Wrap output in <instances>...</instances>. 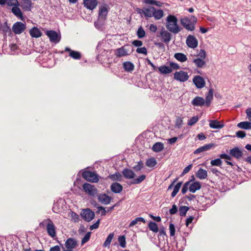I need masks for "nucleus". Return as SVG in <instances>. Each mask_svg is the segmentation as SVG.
Masks as SVG:
<instances>
[{
  "label": "nucleus",
  "instance_id": "nucleus-1",
  "mask_svg": "<svg viewBox=\"0 0 251 251\" xmlns=\"http://www.w3.org/2000/svg\"><path fill=\"white\" fill-rule=\"evenodd\" d=\"M166 26L167 29L175 34L178 33L181 28L177 25V19L174 15H169L166 18Z\"/></svg>",
  "mask_w": 251,
  "mask_h": 251
},
{
  "label": "nucleus",
  "instance_id": "nucleus-2",
  "mask_svg": "<svg viewBox=\"0 0 251 251\" xmlns=\"http://www.w3.org/2000/svg\"><path fill=\"white\" fill-rule=\"evenodd\" d=\"M197 22V18L194 16H191L189 18H184L180 20L181 25L189 31L194 30L195 25Z\"/></svg>",
  "mask_w": 251,
  "mask_h": 251
},
{
  "label": "nucleus",
  "instance_id": "nucleus-3",
  "mask_svg": "<svg viewBox=\"0 0 251 251\" xmlns=\"http://www.w3.org/2000/svg\"><path fill=\"white\" fill-rule=\"evenodd\" d=\"M45 225H47V231L48 234L51 237H55L56 235L55 227L52 221L50 219H47L39 224L40 226H43Z\"/></svg>",
  "mask_w": 251,
  "mask_h": 251
},
{
  "label": "nucleus",
  "instance_id": "nucleus-4",
  "mask_svg": "<svg viewBox=\"0 0 251 251\" xmlns=\"http://www.w3.org/2000/svg\"><path fill=\"white\" fill-rule=\"evenodd\" d=\"M132 51L131 46L126 45L117 49L114 51V54L117 57H121L129 55Z\"/></svg>",
  "mask_w": 251,
  "mask_h": 251
},
{
  "label": "nucleus",
  "instance_id": "nucleus-5",
  "mask_svg": "<svg viewBox=\"0 0 251 251\" xmlns=\"http://www.w3.org/2000/svg\"><path fill=\"white\" fill-rule=\"evenodd\" d=\"M109 6L106 4H103L99 8V20L102 22L106 19L107 15L109 11Z\"/></svg>",
  "mask_w": 251,
  "mask_h": 251
},
{
  "label": "nucleus",
  "instance_id": "nucleus-6",
  "mask_svg": "<svg viewBox=\"0 0 251 251\" xmlns=\"http://www.w3.org/2000/svg\"><path fill=\"white\" fill-rule=\"evenodd\" d=\"M82 187L84 191L88 195L93 197L98 196V190L94 185L85 183Z\"/></svg>",
  "mask_w": 251,
  "mask_h": 251
},
{
  "label": "nucleus",
  "instance_id": "nucleus-7",
  "mask_svg": "<svg viewBox=\"0 0 251 251\" xmlns=\"http://www.w3.org/2000/svg\"><path fill=\"white\" fill-rule=\"evenodd\" d=\"M159 37H160L162 42L167 44L171 40L172 35L164 27H162L159 31Z\"/></svg>",
  "mask_w": 251,
  "mask_h": 251
},
{
  "label": "nucleus",
  "instance_id": "nucleus-8",
  "mask_svg": "<svg viewBox=\"0 0 251 251\" xmlns=\"http://www.w3.org/2000/svg\"><path fill=\"white\" fill-rule=\"evenodd\" d=\"M82 176L87 181L92 182H97L99 180L97 174L89 171L83 172Z\"/></svg>",
  "mask_w": 251,
  "mask_h": 251
},
{
  "label": "nucleus",
  "instance_id": "nucleus-9",
  "mask_svg": "<svg viewBox=\"0 0 251 251\" xmlns=\"http://www.w3.org/2000/svg\"><path fill=\"white\" fill-rule=\"evenodd\" d=\"M51 42L58 43L61 39V36L56 31L52 30H47L45 32Z\"/></svg>",
  "mask_w": 251,
  "mask_h": 251
},
{
  "label": "nucleus",
  "instance_id": "nucleus-10",
  "mask_svg": "<svg viewBox=\"0 0 251 251\" xmlns=\"http://www.w3.org/2000/svg\"><path fill=\"white\" fill-rule=\"evenodd\" d=\"M81 216L87 222L92 221L95 217V213L89 208L82 210L81 212Z\"/></svg>",
  "mask_w": 251,
  "mask_h": 251
},
{
  "label": "nucleus",
  "instance_id": "nucleus-11",
  "mask_svg": "<svg viewBox=\"0 0 251 251\" xmlns=\"http://www.w3.org/2000/svg\"><path fill=\"white\" fill-rule=\"evenodd\" d=\"M174 78L180 82H185L188 79L189 75L187 72L180 71L174 73Z\"/></svg>",
  "mask_w": 251,
  "mask_h": 251
},
{
  "label": "nucleus",
  "instance_id": "nucleus-12",
  "mask_svg": "<svg viewBox=\"0 0 251 251\" xmlns=\"http://www.w3.org/2000/svg\"><path fill=\"white\" fill-rule=\"evenodd\" d=\"M12 30L16 34L22 33L25 29V25L22 22H17L12 26Z\"/></svg>",
  "mask_w": 251,
  "mask_h": 251
},
{
  "label": "nucleus",
  "instance_id": "nucleus-13",
  "mask_svg": "<svg viewBox=\"0 0 251 251\" xmlns=\"http://www.w3.org/2000/svg\"><path fill=\"white\" fill-rule=\"evenodd\" d=\"M193 82L197 88L201 89L204 87L205 82L203 78L200 75H196L193 79Z\"/></svg>",
  "mask_w": 251,
  "mask_h": 251
},
{
  "label": "nucleus",
  "instance_id": "nucleus-14",
  "mask_svg": "<svg viewBox=\"0 0 251 251\" xmlns=\"http://www.w3.org/2000/svg\"><path fill=\"white\" fill-rule=\"evenodd\" d=\"M187 45L191 48L195 49L196 48L198 45V41L196 38L191 35H189L186 41Z\"/></svg>",
  "mask_w": 251,
  "mask_h": 251
},
{
  "label": "nucleus",
  "instance_id": "nucleus-15",
  "mask_svg": "<svg viewBox=\"0 0 251 251\" xmlns=\"http://www.w3.org/2000/svg\"><path fill=\"white\" fill-rule=\"evenodd\" d=\"M229 154L231 156L236 159L241 158L243 155L242 151L238 147H235L231 149L229 151Z\"/></svg>",
  "mask_w": 251,
  "mask_h": 251
},
{
  "label": "nucleus",
  "instance_id": "nucleus-16",
  "mask_svg": "<svg viewBox=\"0 0 251 251\" xmlns=\"http://www.w3.org/2000/svg\"><path fill=\"white\" fill-rule=\"evenodd\" d=\"M98 201L102 204L107 205L111 202L112 198L105 194L98 195Z\"/></svg>",
  "mask_w": 251,
  "mask_h": 251
},
{
  "label": "nucleus",
  "instance_id": "nucleus-17",
  "mask_svg": "<svg viewBox=\"0 0 251 251\" xmlns=\"http://www.w3.org/2000/svg\"><path fill=\"white\" fill-rule=\"evenodd\" d=\"M83 4L85 7L90 10H93L98 5L97 0H84Z\"/></svg>",
  "mask_w": 251,
  "mask_h": 251
},
{
  "label": "nucleus",
  "instance_id": "nucleus-18",
  "mask_svg": "<svg viewBox=\"0 0 251 251\" xmlns=\"http://www.w3.org/2000/svg\"><path fill=\"white\" fill-rule=\"evenodd\" d=\"M64 51L69 52V56L74 59H79L81 57L79 52L72 50L69 48H65Z\"/></svg>",
  "mask_w": 251,
  "mask_h": 251
},
{
  "label": "nucleus",
  "instance_id": "nucleus-19",
  "mask_svg": "<svg viewBox=\"0 0 251 251\" xmlns=\"http://www.w3.org/2000/svg\"><path fill=\"white\" fill-rule=\"evenodd\" d=\"M110 190L114 193H120L123 190V187L118 182H114L110 186Z\"/></svg>",
  "mask_w": 251,
  "mask_h": 251
},
{
  "label": "nucleus",
  "instance_id": "nucleus-20",
  "mask_svg": "<svg viewBox=\"0 0 251 251\" xmlns=\"http://www.w3.org/2000/svg\"><path fill=\"white\" fill-rule=\"evenodd\" d=\"M122 174L126 179H133L135 176L134 172L132 170L127 168H125L123 170Z\"/></svg>",
  "mask_w": 251,
  "mask_h": 251
},
{
  "label": "nucleus",
  "instance_id": "nucleus-21",
  "mask_svg": "<svg viewBox=\"0 0 251 251\" xmlns=\"http://www.w3.org/2000/svg\"><path fill=\"white\" fill-rule=\"evenodd\" d=\"M192 104L196 106H202L205 104V100L203 98L197 96L192 100Z\"/></svg>",
  "mask_w": 251,
  "mask_h": 251
},
{
  "label": "nucleus",
  "instance_id": "nucleus-22",
  "mask_svg": "<svg viewBox=\"0 0 251 251\" xmlns=\"http://www.w3.org/2000/svg\"><path fill=\"white\" fill-rule=\"evenodd\" d=\"M214 146V145L212 143L205 145L197 149L194 151V153L197 154V153H199L208 151V150H210V149H211Z\"/></svg>",
  "mask_w": 251,
  "mask_h": 251
},
{
  "label": "nucleus",
  "instance_id": "nucleus-23",
  "mask_svg": "<svg viewBox=\"0 0 251 251\" xmlns=\"http://www.w3.org/2000/svg\"><path fill=\"white\" fill-rule=\"evenodd\" d=\"M65 245L67 249H73L75 247L76 242L74 239L70 238L67 240Z\"/></svg>",
  "mask_w": 251,
  "mask_h": 251
},
{
  "label": "nucleus",
  "instance_id": "nucleus-24",
  "mask_svg": "<svg viewBox=\"0 0 251 251\" xmlns=\"http://www.w3.org/2000/svg\"><path fill=\"white\" fill-rule=\"evenodd\" d=\"M29 33L32 37L39 38L42 35L41 31L36 27H32L29 31Z\"/></svg>",
  "mask_w": 251,
  "mask_h": 251
},
{
  "label": "nucleus",
  "instance_id": "nucleus-25",
  "mask_svg": "<svg viewBox=\"0 0 251 251\" xmlns=\"http://www.w3.org/2000/svg\"><path fill=\"white\" fill-rule=\"evenodd\" d=\"M31 5V0H23L21 2V6L25 11H30Z\"/></svg>",
  "mask_w": 251,
  "mask_h": 251
},
{
  "label": "nucleus",
  "instance_id": "nucleus-26",
  "mask_svg": "<svg viewBox=\"0 0 251 251\" xmlns=\"http://www.w3.org/2000/svg\"><path fill=\"white\" fill-rule=\"evenodd\" d=\"M201 188V184L199 181H196L191 184H189V190L190 192L195 193Z\"/></svg>",
  "mask_w": 251,
  "mask_h": 251
},
{
  "label": "nucleus",
  "instance_id": "nucleus-27",
  "mask_svg": "<svg viewBox=\"0 0 251 251\" xmlns=\"http://www.w3.org/2000/svg\"><path fill=\"white\" fill-rule=\"evenodd\" d=\"M213 98V90L212 89H210L208 94L206 96L205 103L207 107L210 105L211 101Z\"/></svg>",
  "mask_w": 251,
  "mask_h": 251
},
{
  "label": "nucleus",
  "instance_id": "nucleus-28",
  "mask_svg": "<svg viewBox=\"0 0 251 251\" xmlns=\"http://www.w3.org/2000/svg\"><path fill=\"white\" fill-rule=\"evenodd\" d=\"M209 126L213 129H221L224 126V125H221L220 122L215 120H209Z\"/></svg>",
  "mask_w": 251,
  "mask_h": 251
},
{
  "label": "nucleus",
  "instance_id": "nucleus-29",
  "mask_svg": "<svg viewBox=\"0 0 251 251\" xmlns=\"http://www.w3.org/2000/svg\"><path fill=\"white\" fill-rule=\"evenodd\" d=\"M196 176L200 179H204L207 176V172L205 170L200 168L196 173Z\"/></svg>",
  "mask_w": 251,
  "mask_h": 251
},
{
  "label": "nucleus",
  "instance_id": "nucleus-30",
  "mask_svg": "<svg viewBox=\"0 0 251 251\" xmlns=\"http://www.w3.org/2000/svg\"><path fill=\"white\" fill-rule=\"evenodd\" d=\"M158 69L160 73L163 75L169 74L172 72L171 68L165 65H163L158 67Z\"/></svg>",
  "mask_w": 251,
  "mask_h": 251
},
{
  "label": "nucleus",
  "instance_id": "nucleus-31",
  "mask_svg": "<svg viewBox=\"0 0 251 251\" xmlns=\"http://www.w3.org/2000/svg\"><path fill=\"white\" fill-rule=\"evenodd\" d=\"M11 11L17 17L19 18L21 20H23V14L20 9L18 7V6L13 7L11 9Z\"/></svg>",
  "mask_w": 251,
  "mask_h": 251
},
{
  "label": "nucleus",
  "instance_id": "nucleus-32",
  "mask_svg": "<svg viewBox=\"0 0 251 251\" xmlns=\"http://www.w3.org/2000/svg\"><path fill=\"white\" fill-rule=\"evenodd\" d=\"M192 61L195 63L197 67L199 68H202L206 64L204 59L201 58H194L193 59Z\"/></svg>",
  "mask_w": 251,
  "mask_h": 251
},
{
  "label": "nucleus",
  "instance_id": "nucleus-33",
  "mask_svg": "<svg viewBox=\"0 0 251 251\" xmlns=\"http://www.w3.org/2000/svg\"><path fill=\"white\" fill-rule=\"evenodd\" d=\"M164 16L163 11L161 9H156L154 8L153 15L152 17L154 18L155 20H160Z\"/></svg>",
  "mask_w": 251,
  "mask_h": 251
},
{
  "label": "nucleus",
  "instance_id": "nucleus-34",
  "mask_svg": "<svg viewBox=\"0 0 251 251\" xmlns=\"http://www.w3.org/2000/svg\"><path fill=\"white\" fill-rule=\"evenodd\" d=\"M154 7L150 6L148 8H145V11L144 13V15L146 18H151L153 15V11H154Z\"/></svg>",
  "mask_w": 251,
  "mask_h": 251
},
{
  "label": "nucleus",
  "instance_id": "nucleus-35",
  "mask_svg": "<svg viewBox=\"0 0 251 251\" xmlns=\"http://www.w3.org/2000/svg\"><path fill=\"white\" fill-rule=\"evenodd\" d=\"M164 149V145L161 142H156L152 147V150L153 151L158 152L162 151Z\"/></svg>",
  "mask_w": 251,
  "mask_h": 251
},
{
  "label": "nucleus",
  "instance_id": "nucleus-36",
  "mask_svg": "<svg viewBox=\"0 0 251 251\" xmlns=\"http://www.w3.org/2000/svg\"><path fill=\"white\" fill-rule=\"evenodd\" d=\"M108 177L114 181H121L122 179V176L119 172H116L114 174L110 175L108 176Z\"/></svg>",
  "mask_w": 251,
  "mask_h": 251
},
{
  "label": "nucleus",
  "instance_id": "nucleus-37",
  "mask_svg": "<svg viewBox=\"0 0 251 251\" xmlns=\"http://www.w3.org/2000/svg\"><path fill=\"white\" fill-rule=\"evenodd\" d=\"M174 57L181 62H184L187 60L186 55L183 53H176L174 55Z\"/></svg>",
  "mask_w": 251,
  "mask_h": 251
},
{
  "label": "nucleus",
  "instance_id": "nucleus-38",
  "mask_svg": "<svg viewBox=\"0 0 251 251\" xmlns=\"http://www.w3.org/2000/svg\"><path fill=\"white\" fill-rule=\"evenodd\" d=\"M237 126L242 129H251V122H242L237 124Z\"/></svg>",
  "mask_w": 251,
  "mask_h": 251
},
{
  "label": "nucleus",
  "instance_id": "nucleus-39",
  "mask_svg": "<svg viewBox=\"0 0 251 251\" xmlns=\"http://www.w3.org/2000/svg\"><path fill=\"white\" fill-rule=\"evenodd\" d=\"M123 67L126 71L130 72L134 70V66L131 62L126 61L124 63Z\"/></svg>",
  "mask_w": 251,
  "mask_h": 251
},
{
  "label": "nucleus",
  "instance_id": "nucleus-40",
  "mask_svg": "<svg viewBox=\"0 0 251 251\" xmlns=\"http://www.w3.org/2000/svg\"><path fill=\"white\" fill-rule=\"evenodd\" d=\"M114 234L113 233H110L108 236L107 237L105 242L103 244V246L104 247H108L109 248L110 243L114 237Z\"/></svg>",
  "mask_w": 251,
  "mask_h": 251
},
{
  "label": "nucleus",
  "instance_id": "nucleus-41",
  "mask_svg": "<svg viewBox=\"0 0 251 251\" xmlns=\"http://www.w3.org/2000/svg\"><path fill=\"white\" fill-rule=\"evenodd\" d=\"M139 222L146 223L145 220L142 217H137L134 220H132L129 225V227H131L138 224Z\"/></svg>",
  "mask_w": 251,
  "mask_h": 251
},
{
  "label": "nucleus",
  "instance_id": "nucleus-42",
  "mask_svg": "<svg viewBox=\"0 0 251 251\" xmlns=\"http://www.w3.org/2000/svg\"><path fill=\"white\" fill-rule=\"evenodd\" d=\"M148 227L150 230L155 233H157L159 231L158 226L155 222H150L148 225Z\"/></svg>",
  "mask_w": 251,
  "mask_h": 251
},
{
  "label": "nucleus",
  "instance_id": "nucleus-43",
  "mask_svg": "<svg viewBox=\"0 0 251 251\" xmlns=\"http://www.w3.org/2000/svg\"><path fill=\"white\" fill-rule=\"evenodd\" d=\"M182 184V182H179L178 183H177L174 187V190H173V192L172 193V194H171V196L172 197L174 198L175 197L176 195L177 194V193H178V192L179 191L181 186V185Z\"/></svg>",
  "mask_w": 251,
  "mask_h": 251
},
{
  "label": "nucleus",
  "instance_id": "nucleus-44",
  "mask_svg": "<svg viewBox=\"0 0 251 251\" xmlns=\"http://www.w3.org/2000/svg\"><path fill=\"white\" fill-rule=\"evenodd\" d=\"M146 177V175H142L138 177L133 179L132 180L131 184H140L143 181H144Z\"/></svg>",
  "mask_w": 251,
  "mask_h": 251
},
{
  "label": "nucleus",
  "instance_id": "nucleus-45",
  "mask_svg": "<svg viewBox=\"0 0 251 251\" xmlns=\"http://www.w3.org/2000/svg\"><path fill=\"white\" fill-rule=\"evenodd\" d=\"M157 164V162L154 158H151L148 159L146 163V165L148 167H153Z\"/></svg>",
  "mask_w": 251,
  "mask_h": 251
},
{
  "label": "nucleus",
  "instance_id": "nucleus-46",
  "mask_svg": "<svg viewBox=\"0 0 251 251\" xmlns=\"http://www.w3.org/2000/svg\"><path fill=\"white\" fill-rule=\"evenodd\" d=\"M118 240L120 246L122 248H125L126 247V237L125 235H121L119 236Z\"/></svg>",
  "mask_w": 251,
  "mask_h": 251
},
{
  "label": "nucleus",
  "instance_id": "nucleus-47",
  "mask_svg": "<svg viewBox=\"0 0 251 251\" xmlns=\"http://www.w3.org/2000/svg\"><path fill=\"white\" fill-rule=\"evenodd\" d=\"M189 209V207L186 206H181L179 208V215L181 216H185L187 212Z\"/></svg>",
  "mask_w": 251,
  "mask_h": 251
},
{
  "label": "nucleus",
  "instance_id": "nucleus-48",
  "mask_svg": "<svg viewBox=\"0 0 251 251\" xmlns=\"http://www.w3.org/2000/svg\"><path fill=\"white\" fill-rule=\"evenodd\" d=\"M146 32L142 26L138 28L137 31V35L140 39L143 38L145 36Z\"/></svg>",
  "mask_w": 251,
  "mask_h": 251
},
{
  "label": "nucleus",
  "instance_id": "nucleus-49",
  "mask_svg": "<svg viewBox=\"0 0 251 251\" xmlns=\"http://www.w3.org/2000/svg\"><path fill=\"white\" fill-rule=\"evenodd\" d=\"M69 214L70 217L71 218V221H73L75 223H76L78 221L79 216L78 214L73 211H71Z\"/></svg>",
  "mask_w": 251,
  "mask_h": 251
},
{
  "label": "nucleus",
  "instance_id": "nucleus-50",
  "mask_svg": "<svg viewBox=\"0 0 251 251\" xmlns=\"http://www.w3.org/2000/svg\"><path fill=\"white\" fill-rule=\"evenodd\" d=\"M198 116H194L188 121L187 124L188 126H193L198 122Z\"/></svg>",
  "mask_w": 251,
  "mask_h": 251
},
{
  "label": "nucleus",
  "instance_id": "nucleus-51",
  "mask_svg": "<svg viewBox=\"0 0 251 251\" xmlns=\"http://www.w3.org/2000/svg\"><path fill=\"white\" fill-rule=\"evenodd\" d=\"M143 163L142 161H139L137 165H135L133 169L136 171L138 172L141 170V169L143 168Z\"/></svg>",
  "mask_w": 251,
  "mask_h": 251
},
{
  "label": "nucleus",
  "instance_id": "nucleus-52",
  "mask_svg": "<svg viewBox=\"0 0 251 251\" xmlns=\"http://www.w3.org/2000/svg\"><path fill=\"white\" fill-rule=\"evenodd\" d=\"M212 166H220L222 163V161L220 158L212 160L210 162Z\"/></svg>",
  "mask_w": 251,
  "mask_h": 251
},
{
  "label": "nucleus",
  "instance_id": "nucleus-53",
  "mask_svg": "<svg viewBox=\"0 0 251 251\" xmlns=\"http://www.w3.org/2000/svg\"><path fill=\"white\" fill-rule=\"evenodd\" d=\"M7 4L8 6H13L14 7L16 6H19V3L17 0H7Z\"/></svg>",
  "mask_w": 251,
  "mask_h": 251
},
{
  "label": "nucleus",
  "instance_id": "nucleus-54",
  "mask_svg": "<svg viewBox=\"0 0 251 251\" xmlns=\"http://www.w3.org/2000/svg\"><path fill=\"white\" fill-rule=\"evenodd\" d=\"M136 52L138 53L147 55L148 51L146 47L138 48L136 49Z\"/></svg>",
  "mask_w": 251,
  "mask_h": 251
},
{
  "label": "nucleus",
  "instance_id": "nucleus-55",
  "mask_svg": "<svg viewBox=\"0 0 251 251\" xmlns=\"http://www.w3.org/2000/svg\"><path fill=\"white\" fill-rule=\"evenodd\" d=\"M191 181V180L188 181L186 182V183H185V184L183 185L182 190H181V193L183 194H185L186 193V192L187 191L189 187V184Z\"/></svg>",
  "mask_w": 251,
  "mask_h": 251
},
{
  "label": "nucleus",
  "instance_id": "nucleus-56",
  "mask_svg": "<svg viewBox=\"0 0 251 251\" xmlns=\"http://www.w3.org/2000/svg\"><path fill=\"white\" fill-rule=\"evenodd\" d=\"M90 235H91L90 232H87L85 235V236L83 237V238H82V239L81 240V244L82 245L85 244V243H86L87 242H88L89 241V240L90 239Z\"/></svg>",
  "mask_w": 251,
  "mask_h": 251
},
{
  "label": "nucleus",
  "instance_id": "nucleus-57",
  "mask_svg": "<svg viewBox=\"0 0 251 251\" xmlns=\"http://www.w3.org/2000/svg\"><path fill=\"white\" fill-rule=\"evenodd\" d=\"M183 124V120L181 117H177L176 121V126L178 128H180Z\"/></svg>",
  "mask_w": 251,
  "mask_h": 251
},
{
  "label": "nucleus",
  "instance_id": "nucleus-58",
  "mask_svg": "<svg viewBox=\"0 0 251 251\" xmlns=\"http://www.w3.org/2000/svg\"><path fill=\"white\" fill-rule=\"evenodd\" d=\"M98 210L97 213H100L101 216H104L106 214L107 211L103 207L100 206L98 207Z\"/></svg>",
  "mask_w": 251,
  "mask_h": 251
},
{
  "label": "nucleus",
  "instance_id": "nucleus-59",
  "mask_svg": "<svg viewBox=\"0 0 251 251\" xmlns=\"http://www.w3.org/2000/svg\"><path fill=\"white\" fill-rule=\"evenodd\" d=\"M206 57V53L205 51L203 50H201L198 54V58H201L204 59Z\"/></svg>",
  "mask_w": 251,
  "mask_h": 251
},
{
  "label": "nucleus",
  "instance_id": "nucleus-60",
  "mask_svg": "<svg viewBox=\"0 0 251 251\" xmlns=\"http://www.w3.org/2000/svg\"><path fill=\"white\" fill-rule=\"evenodd\" d=\"M169 229L170 231V235L173 236L175 234V226L173 224H170L169 226Z\"/></svg>",
  "mask_w": 251,
  "mask_h": 251
},
{
  "label": "nucleus",
  "instance_id": "nucleus-61",
  "mask_svg": "<svg viewBox=\"0 0 251 251\" xmlns=\"http://www.w3.org/2000/svg\"><path fill=\"white\" fill-rule=\"evenodd\" d=\"M177 211V207L175 204H174L172 206V208L170 209L169 210V212L171 215H174V214H176Z\"/></svg>",
  "mask_w": 251,
  "mask_h": 251
},
{
  "label": "nucleus",
  "instance_id": "nucleus-62",
  "mask_svg": "<svg viewBox=\"0 0 251 251\" xmlns=\"http://www.w3.org/2000/svg\"><path fill=\"white\" fill-rule=\"evenodd\" d=\"M100 222V220L99 219L95 223H94V224H93L92 225H91L90 226V229L91 230H92L93 229L98 228L99 226Z\"/></svg>",
  "mask_w": 251,
  "mask_h": 251
},
{
  "label": "nucleus",
  "instance_id": "nucleus-63",
  "mask_svg": "<svg viewBox=\"0 0 251 251\" xmlns=\"http://www.w3.org/2000/svg\"><path fill=\"white\" fill-rule=\"evenodd\" d=\"M236 134L238 137L241 138H243L245 137L246 135V133H245V132L244 131H242V130L238 131L236 133Z\"/></svg>",
  "mask_w": 251,
  "mask_h": 251
},
{
  "label": "nucleus",
  "instance_id": "nucleus-64",
  "mask_svg": "<svg viewBox=\"0 0 251 251\" xmlns=\"http://www.w3.org/2000/svg\"><path fill=\"white\" fill-rule=\"evenodd\" d=\"M170 67L172 68V69L177 70L179 69L180 67L177 63L171 62L170 63Z\"/></svg>",
  "mask_w": 251,
  "mask_h": 251
}]
</instances>
